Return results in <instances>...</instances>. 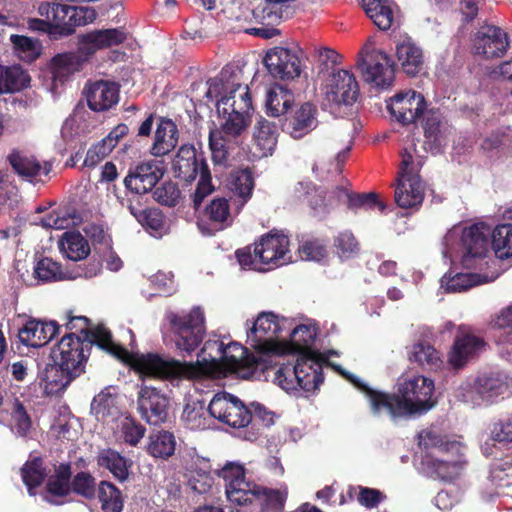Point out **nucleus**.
Returning <instances> with one entry per match:
<instances>
[{
    "instance_id": "nucleus-29",
    "label": "nucleus",
    "mask_w": 512,
    "mask_h": 512,
    "mask_svg": "<svg viewBox=\"0 0 512 512\" xmlns=\"http://www.w3.org/2000/svg\"><path fill=\"white\" fill-rule=\"evenodd\" d=\"M31 77L20 64H0V95L13 94L27 88Z\"/></svg>"
},
{
    "instance_id": "nucleus-9",
    "label": "nucleus",
    "mask_w": 512,
    "mask_h": 512,
    "mask_svg": "<svg viewBox=\"0 0 512 512\" xmlns=\"http://www.w3.org/2000/svg\"><path fill=\"white\" fill-rule=\"evenodd\" d=\"M279 368L274 375V383L290 394L299 391L314 392L323 383L322 364L309 354L297 356L295 362H276Z\"/></svg>"
},
{
    "instance_id": "nucleus-37",
    "label": "nucleus",
    "mask_w": 512,
    "mask_h": 512,
    "mask_svg": "<svg viewBox=\"0 0 512 512\" xmlns=\"http://www.w3.org/2000/svg\"><path fill=\"white\" fill-rule=\"evenodd\" d=\"M62 253L73 261L84 259L90 252L87 240L79 233L67 231L59 242Z\"/></svg>"
},
{
    "instance_id": "nucleus-42",
    "label": "nucleus",
    "mask_w": 512,
    "mask_h": 512,
    "mask_svg": "<svg viewBox=\"0 0 512 512\" xmlns=\"http://www.w3.org/2000/svg\"><path fill=\"white\" fill-rule=\"evenodd\" d=\"M474 388L483 399L489 401L503 394L506 385L499 374H482L476 378Z\"/></svg>"
},
{
    "instance_id": "nucleus-20",
    "label": "nucleus",
    "mask_w": 512,
    "mask_h": 512,
    "mask_svg": "<svg viewBox=\"0 0 512 512\" xmlns=\"http://www.w3.org/2000/svg\"><path fill=\"white\" fill-rule=\"evenodd\" d=\"M163 175L164 167L161 161H145L129 171L124 179V185L134 194H146L156 186Z\"/></svg>"
},
{
    "instance_id": "nucleus-40",
    "label": "nucleus",
    "mask_w": 512,
    "mask_h": 512,
    "mask_svg": "<svg viewBox=\"0 0 512 512\" xmlns=\"http://www.w3.org/2000/svg\"><path fill=\"white\" fill-rule=\"evenodd\" d=\"M98 465L107 468L115 478L124 481L128 477L127 460L117 451L104 449L99 452L97 458Z\"/></svg>"
},
{
    "instance_id": "nucleus-3",
    "label": "nucleus",
    "mask_w": 512,
    "mask_h": 512,
    "mask_svg": "<svg viewBox=\"0 0 512 512\" xmlns=\"http://www.w3.org/2000/svg\"><path fill=\"white\" fill-rule=\"evenodd\" d=\"M335 368L366 394L375 415L386 414L395 418L422 414L435 405L434 382L422 375L401 376L398 380V396H390L370 389L352 376L346 375L339 367Z\"/></svg>"
},
{
    "instance_id": "nucleus-33",
    "label": "nucleus",
    "mask_w": 512,
    "mask_h": 512,
    "mask_svg": "<svg viewBox=\"0 0 512 512\" xmlns=\"http://www.w3.org/2000/svg\"><path fill=\"white\" fill-rule=\"evenodd\" d=\"M230 190L233 194V203L239 212L252 197L254 177L250 169H239L230 176Z\"/></svg>"
},
{
    "instance_id": "nucleus-46",
    "label": "nucleus",
    "mask_w": 512,
    "mask_h": 512,
    "mask_svg": "<svg viewBox=\"0 0 512 512\" xmlns=\"http://www.w3.org/2000/svg\"><path fill=\"white\" fill-rule=\"evenodd\" d=\"M206 409L202 402L196 401L186 404L182 413V420L192 430H202L209 427Z\"/></svg>"
},
{
    "instance_id": "nucleus-21",
    "label": "nucleus",
    "mask_w": 512,
    "mask_h": 512,
    "mask_svg": "<svg viewBox=\"0 0 512 512\" xmlns=\"http://www.w3.org/2000/svg\"><path fill=\"white\" fill-rule=\"evenodd\" d=\"M485 342L469 330L460 328L448 353V363L455 369L464 367L484 349Z\"/></svg>"
},
{
    "instance_id": "nucleus-25",
    "label": "nucleus",
    "mask_w": 512,
    "mask_h": 512,
    "mask_svg": "<svg viewBox=\"0 0 512 512\" xmlns=\"http://www.w3.org/2000/svg\"><path fill=\"white\" fill-rule=\"evenodd\" d=\"M508 47L506 33L495 26H486L479 30L474 39V49L477 54L486 58L504 55Z\"/></svg>"
},
{
    "instance_id": "nucleus-1",
    "label": "nucleus",
    "mask_w": 512,
    "mask_h": 512,
    "mask_svg": "<svg viewBox=\"0 0 512 512\" xmlns=\"http://www.w3.org/2000/svg\"><path fill=\"white\" fill-rule=\"evenodd\" d=\"M136 367L148 373L150 377L166 380L196 379L202 376H219L223 366L239 373L247 367L250 374L268 369L271 363L256 351L248 355L246 349L237 342L224 345L223 342H206L196 362H181L167 356L148 353L136 358Z\"/></svg>"
},
{
    "instance_id": "nucleus-54",
    "label": "nucleus",
    "mask_w": 512,
    "mask_h": 512,
    "mask_svg": "<svg viewBox=\"0 0 512 512\" xmlns=\"http://www.w3.org/2000/svg\"><path fill=\"white\" fill-rule=\"evenodd\" d=\"M199 179L197 182L196 189L192 194V200L195 208H198L203 200L211 195L214 191V185L211 180V173L208 169L207 165H203L201 167V172L199 173Z\"/></svg>"
},
{
    "instance_id": "nucleus-30",
    "label": "nucleus",
    "mask_w": 512,
    "mask_h": 512,
    "mask_svg": "<svg viewBox=\"0 0 512 512\" xmlns=\"http://www.w3.org/2000/svg\"><path fill=\"white\" fill-rule=\"evenodd\" d=\"M498 273H457L453 276L445 274L441 279V287L451 293L463 292L475 285L494 281Z\"/></svg>"
},
{
    "instance_id": "nucleus-45",
    "label": "nucleus",
    "mask_w": 512,
    "mask_h": 512,
    "mask_svg": "<svg viewBox=\"0 0 512 512\" xmlns=\"http://www.w3.org/2000/svg\"><path fill=\"white\" fill-rule=\"evenodd\" d=\"M175 437L167 431L151 434L147 446L148 452L158 458H168L175 451Z\"/></svg>"
},
{
    "instance_id": "nucleus-64",
    "label": "nucleus",
    "mask_w": 512,
    "mask_h": 512,
    "mask_svg": "<svg viewBox=\"0 0 512 512\" xmlns=\"http://www.w3.org/2000/svg\"><path fill=\"white\" fill-rule=\"evenodd\" d=\"M299 255L302 260L320 261L326 256V249L319 241H306L299 247Z\"/></svg>"
},
{
    "instance_id": "nucleus-52",
    "label": "nucleus",
    "mask_w": 512,
    "mask_h": 512,
    "mask_svg": "<svg viewBox=\"0 0 512 512\" xmlns=\"http://www.w3.org/2000/svg\"><path fill=\"white\" fill-rule=\"evenodd\" d=\"M60 326L56 321L34 319V348L49 343L59 332Z\"/></svg>"
},
{
    "instance_id": "nucleus-41",
    "label": "nucleus",
    "mask_w": 512,
    "mask_h": 512,
    "mask_svg": "<svg viewBox=\"0 0 512 512\" xmlns=\"http://www.w3.org/2000/svg\"><path fill=\"white\" fill-rule=\"evenodd\" d=\"M409 360L430 369H437L442 364L440 353L428 343L414 344L409 352Z\"/></svg>"
},
{
    "instance_id": "nucleus-4",
    "label": "nucleus",
    "mask_w": 512,
    "mask_h": 512,
    "mask_svg": "<svg viewBox=\"0 0 512 512\" xmlns=\"http://www.w3.org/2000/svg\"><path fill=\"white\" fill-rule=\"evenodd\" d=\"M93 345L110 353L116 358L128 362L141 375L150 376L148 373L139 370L136 365V358L143 354H131L122 346L117 345L113 340L110 331L104 326L98 327L85 340L74 332L65 334L59 343L50 351L49 356L53 361L65 367L77 377L85 370V364Z\"/></svg>"
},
{
    "instance_id": "nucleus-36",
    "label": "nucleus",
    "mask_w": 512,
    "mask_h": 512,
    "mask_svg": "<svg viewBox=\"0 0 512 512\" xmlns=\"http://www.w3.org/2000/svg\"><path fill=\"white\" fill-rule=\"evenodd\" d=\"M293 103V92L280 84L271 86L266 92L265 108L270 116L279 117L284 115Z\"/></svg>"
},
{
    "instance_id": "nucleus-31",
    "label": "nucleus",
    "mask_w": 512,
    "mask_h": 512,
    "mask_svg": "<svg viewBox=\"0 0 512 512\" xmlns=\"http://www.w3.org/2000/svg\"><path fill=\"white\" fill-rule=\"evenodd\" d=\"M362 7L380 30L387 31L397 25L395 11L389 0H362Z\"/></svg>"
},
{
    "instance_id": "nucleus-60",
    "label": "nucleus",
    "mask_w": 512,
    "mask_h": 512,
    "mask_svg": "<svg viewBox=\"0 0 512 512\" xmlns=\"http://www.w3.org/2000/svg\"><path fill=\"white\" fill-rule=\"evenodd\" d=\"M10 41L14 54L21 60L32 62V38L24 35L12 34Z\"/></svg>"
},
{
    "instance_id": "nucleus-47",
    "label": "nucleus",
    "mask_w": 512,
    "mask_h": 512,
    "mask_svg": "<svg viewBox=\"0 0 512 512\" xmlns=\"http://www.w3.org/2000/svg\"><path fill=\"white\" fill-rule=\"evenodd\" d=\"M492 245L499 259L512 258V224H502L493 230Z\"/></svg>"
},
{
    "instance_id": "nucleus-58",
    "label": "nucleus",
    "mask_w": 512,
    "mask_h": 512,
    "mask_svg": "<svg viewBox=\"0 0 512 512\" xmlns=\"http://www.w3.org/2000/svg\"><path fill=\"white\" fill-rule=\"evenodd\" d=\"M491 480L499 486L512 485V458L508 457L496 463L491 470Z\"/></svg>"
},
{
    "instance_id": "nucleus-12",
    "label": "nucleus",
    "mask_w": 512,
    "mask_h": 512,
    "mask_svg": "<svg viewBox=\"0 0 512 512\" xmlns=\"http://www.w3.org/2000/svg\"><path fill=\"white\" fill-rule=\"evenodd\" d=\"M323 106L333 114L352 106L359 95V86L353 73L344 69H334L322 84Z\"/></svg>"
},
{
    "instance_id": "nucleus-38",
    "label": "nucleus",
    "mask_w": 512,
    "mask_h": 512,
    "mask_svg": "<svg viewBox=\"0 0 512 512\" xmlns=\"http://www.w3.org/2000/svg\"><path fill=\"white\" fill-rule=\"evenodd\" d=\"M125 131L126 126H119L115 131H112L101 142L90 147L84 159V165L86 167L96 166L112 151V149L117 143L118 137L121 134H124Z\"/></svg>"
},
{
    "instance_id": "nucleus-22",
    "label": "nucleus",
    "mask_w": 512,
    "mask_h": 512,
    "mask_svg": "<svg viewBox=\"0 0 512 512\" xmlns=\"http://www.w3.org/2000/svg\"><path fill=\"white\" fill-rule=\"evenodd\" d=\"M39 385L47 395L62 392L77 376L48 355L38 363Z\"/></svg>"
},
{
    "instance_id": "nucleus-18",
    "label": "nucleus",
    "mask_w": 512,
    "mask_h": 512,
    "mask_svg": "<svg viewBox=\"0 0 512 512\" xmlns=\"http://www.w3.org/2000/svg\"><path fill=\"white\" fill-rule=\"evenodd\" d=\"M388 111L403 125L414 123L426 108L424 96L414 90H405L390 98Z\"/></svg>"
},
{
    "instance_id": "nucleus-27",
    "label": "nucleus",
    "mask_w": 512,
    "mask_h": 512,
    "mask_svg": "<svg viewBox=\"0 0 512 512\" xmlns=\"http://www.w3.org/2000/svg\"><path fill=\"white\" fill-rule=\"evenodd\" d=\"M205 162H198L196 150L193 145H182L172 163L174 176L185 182L194 180Z\"/></svg>"
},
{
    "instance_id": "nucleus-11",
    "label": "nucleus",
    "mask_w": 512,
    "mask_h": 512,
    "mask_svg": "<svg viewBox=\"0 0 512 512\" xmlns=\"http://www.w3.org/2000/svg\"><path fill=\"white\" fill-rule=\"evenodd\" d=\"M288 323L287 319L281 320L273 313H261L247 333L250 345L268 359L272 364L273 358L284 357L290 350L285 341H278L279 334Z\"/></svg>"
},
{
    "instance_id": "nucleus-5",
    "label": "nucleus",
    "mask_w": 512,
    "mask_h": 512,
    "mask_svg": "<svg viewBox=\"0 0 512 512\" xmlns=\"http://www.w3.org/2000/svg\"><path fill=\"white\" fill-rule=\"evenodd\" d=\"M490 235V228L484 224L455 225L443 238L442 254L450 261L460 256L464 268L482 271L490 262L495 263L489 257Z\"/></svg>"
},
{
    "instance_id": "nucleus-16",
    "label": "nucleus",
    "mask_w": 512,
    "mask_h": 512,
    "mask_svg": "<svg viewBox=\"0 0 512 512\" xmlns=\"http://www.w3.org/2000/svg\"><path fill=\"white\" fill-rule=\"evenodd\" d=\"M138 411L151 425H159L167 419L169 399L158 388L142 384L137 396Z\"/></svg>"
},
{
    "instance_id": "nucleus-57",
    "label": "nucleus",
    "mask_w": 512,
    "mask_h": 512,
    "mask_svg": "<svg viewBox=\"0 0 512 512\" xmlns=\"http://www.w3.org/2000/svg\"><path fill=\"white\" fill-rule=\"evenodd\" d=\"M70 472L67 467H63L56 471L47 482V490L49 493L57 496L67 495L70 490L69 485Z\"/></svg>"
},
{
    "instance_id": "nucleus-50",
    "label": "nucleus",
    "mask_w": 512,
    "mask_h": 512,
    "mask_svg": "<svg viewBox=\"0 0 512 512\" xmlns=\"http://www.w3.org/2000/svg\"><path fill=\"white\" fill-rule=\"evenodd\" d=\"M295 0H265V5L254 11L257 19L268 25L277 24L283 17V7Z\"/></svg>"
},
{
    "instance_id": "nucleus-13",
    "label": "nucleus",
    "mask_w": 512,
    "mask_h": 512,
    "mask_svg": "<svg viewBox=\"0 0 512 512\" xmlns=\"http://www.w3.org/2000/svg\"><path fill=\"white\" fill-rule=\"evenodd\" d=\"M361 70L364 80L378 88H388L394 80V68L388 54L375 49V41L368 38L361 52Z\"/></svg>"
},
{
    "instance_id": "nucleus-32",
    "label": "nucleus",
    "mask_w": 512,
    "mask_h": 512,
    "mask_svg": "<svg viewBox=\"0 0 512 512\" xmlns=\"http://www.w3.org/2000/svg\"><path fill=\"white\" fill-rule=\"evenodd\" d=\"M178 139L176 124L170 119L162 118L155 131L151 154L156 157L167 155L177 146Z\"/></svg>"
},
{
    "instance_id": "nucleus-49",
    "label": "nucleus",
    "mask_w": 512,
    "mask_h": 512,
    "mask_svg": "<svg viewBox=\"0 0 512 512\" xmlns=\"http://www.w3.org/2000/svg\"><path fill=\"white\" fill-rule=\"evenodd\" d=\"M99 500L104 512H121L123 500L121 492L111 483L102 481L99 484Z\"/></svg>"
},
{
    "instance_id": "nucleus-44",
    "label": "nucleus",
    "mask_w": 512,
    "mask_h": 512,
    "mask_svg": "<svg viewBox=\"0 0 512 512\" xmlns=\"http://www.w3.org/2000/svg\"><path fill=\"white\" fill-rule=\"evenodd\" d=\"M215 230H222L232 222L229 203L225 198H215L205 210Z\"/></svg>"
},
{
    "instance_id": "nucleus-51",
    "label": "nucleus",
    "mask_w": 512,
    "mask_h": 512,
    "mask_svg": "<svg viewBox=\"0 0 512 512\" xmlns=\"http://www.w3.org/2000/svg\"><path fill=\"white\" fill-rule=\"evenodd\" d=\"M491 435L490 441L485 442L482 447L483 453L486 456L493 454L490 446H494V444L490 442H512V415L495 423Z\"/></svg>"
},
{
    "instance_id": "nucleus-19",
    "label": "nucleus",
    "mask_w": 512,
    "mask_h": 512,
    "mask_svg": "<svg viewBox=\"0 0 512 512\" xmlns=\"http://www.w3.org/2000/svg\"><path fill=\"white\" fill-rule=\"evenodd\" d=\"M255 253L263 265L282 266L292 261L289 239L282 233H269L255 244Z\"/></svg>"
},
{
    "instance_id": "nucleus-23",
    "label": "nucleus",
    "mask_w": 512,
    "mask_h": 512,
    "mask_svg": "<svg viewBox=\"0 0 512 512\" xmlns=\"http://www.w3.org/2000/svg\"><path fill=\"white\" fill-rule=\"evenodd\" d=\"M318 109L311 102H304L286 118L283 130L294 139H301L318 126Z\"/></svg>"
},
{
    "instance_id": "nucleus-61",
    "label": "nucleus",
    "mask_w": 512,
    "mask_h": 512,
    "mask_svg": "<svg viewBox=\"0 0 512 512\" xmlns=\"http://www.w3.org/2000/svg\"><path fill=\"white\" fill-rule=\"evenodd\" d=\"M11 417L17 433L20 436H26L31 427V418L24 405L18 399L15 400Z\"/></svg>"
},
{
    "instance_id": "nucleus-34",
    "label": "nucleus",
    "mask_w": 512,
    "mask_h": 512,
    "mask_svg": "<svg viewBox=\"0 0 512 512\" xmlns=\"http://www.w3.org/2000/svg\"><path fill=\"white\" fill-rule=\"evenodd\" d=\"M396 55L403 71L408 75H416L423 67L422 49L411 39H406L397 45Z\"/></svg>"
},
{
    "instance_id": "nucleus-48",
    "label": "nucleus",
    "mask_w": 512,
    "mask_h": 512,
    "mask_svg": "<svg viewBox=\"0 0 512 512\" xmlns=\"http://www.w3.org/2000/svg\"><path fill=\"white\" fill-rule=\"evenodd\" d=\"M144 434L145 428L131 417L120 419L117 425V438L129 445L136 446Z\"/></svg>"
},
{
    "instance_id": "nucleus-26",
    "label": "nucleus",
    "mask_w": 512,
    "mask_h": 512,
    "mask_svg": "<svg viewBox=\"0 0 512 512\" xmlns=\"http://www.w3.org/2000/svg\"><path fill=\"white\" fill-rule=\"evenodd\" d=\"M318 328L316 324L309 320L304 324L297 325L293 328L290 333V342H286V344L290 347V350L287 351L284 356H294L295 354H309L315 357L320 363L323 365V362L326 361L327 357L316 353L310 349L311 345L314 343L317 336Z\"/></svg>"
},
{
    "instance_id": "nucleus-43",
    "label": "nucleus",
    "mask_w": 512,
    "mask_h": 512,
    "mask_svg": "<svg viewBox=\"0 0 512 512\" xmlns=\"http://www.w3.org/2000/svg\"><path fill=\"white\" fill-rule=\"evenodd\" d=\"M338 193L340 196L346 197L347 206L350 210L355 211L357 209H377L382 213L386 208L385 204L378 199V195L374 192L352 194L348 190H339Z\"/></svg>"
},
{
    "instance_id": "nucleus-17",
    "label": "nucleus",
    "mask_w": 512,
    "mask_h": 512,
    "mask_svg": "<svg viewBox=\"0 0 512 512\" xmlns=\"http://www.w3.org/2000/svg\"><path fill=\"white\" fill-rule=\"evenodd\" d=\"M264 64L274 78L292 80L301 74V61L298 52L286 47L276 46L269 49Z\"/></svg>"
},
{
    "instance_id": "nucleus-63",
    "label": "nucleus",
    "mask_w": 512,
    "mask_h": 512,
    "mask_svg": "<svg viewBox=\"0 0 512 512\" xmlns=\"http://www.w3.org/2000/svg\"><path fill=\"white\" fill-rule=\"evenodd\" d=\"M8 161L18 175L25 177L29 182L32 181V164L19 151L13 150L8 156Z\"/></svg>"
},
{
    "instance_id": "nucleus-35",
    "label": "nucleus",
    "mask_w": 512,
    "mask_h": 512,
    "mask_svg": "<svg viewBox=\"0 0 512 512\" xmlns=\"http://www.w3.org/2000/svg\"><path fill=\"white\" fill-rule=\"evenodd\" d=\"M278 130L274 122L260 117L254 126L253 139L259 156L271 155L277 144Z\"/></svg>"
},
{
    "instance_id": "nucleus-15",
    "label": "nucleus",
    "mask_w": 512,
    "mask_h": 512,
    "mask_svg": "<svg viewBox=\"0 0 512 512\" xmlns=\"http://www.w3.org/2000/svg\"><path fill=\"white\" fill-rule=\"evenodd\" d=\"M211 417L233 428H243L252 422V412L236 396L216 393L208 405Z\"/></svg>"
},
{
    "instance_id": "nucleus-10",
    "label": "nucleus",
    "mask_w": 512,
    "mask_h": 512,
    "mask_svg": "<svg viewBox=\"0 0 512 512\" xmlns=\"http://www.w3.org/2000/svg\"><path fill=\"white\" fill-rule=\"evenodd\" d=\"M401 157L395 200L398 206L404 209L417 207L424 198V188L418 174L424 164V157L414 147L405 148Z\"/></svg>"
},
{
    "instance_id": "nucleus-55",
    "label": "nucleus",
    "mask_w": 512,
    "mask_h": 512,
    "mask_svg": "<svg viewBox=\"0 0 512 512\" xmlns=\"http://www.w3.org/2000/svg\"><path fill=\"white\" fill-rule=\"evenodd\" d=\"M336 253L341 259H349L359 252V244L351 232L345 231L338 234L334 240Z\"/></svg>"
},
{
    "instance_id": "nucleus-53",
    "label": "nucleus",
    "mask_w": 512,
    "mask_h": 512,
    "mask_svg": "<svg viewBox=\"0 0 512 512\" xmlns=\"http://www.w3.org/2000/svg\"><path fill=\"white\" fill-rule=\"evenodd\" d=\"M34 279L38 282H52L62 279V272L57 262L50 258H44L34 268Z\"/></svg>"
},
{
    "instance_id": "nucleus-24",
    "label": "nucleus",
    "mask_w": 512,
    "mask_h": 512,
    "mask_svg": "<svg viewBox=\"0 0 512 512\" xmlns=\"http://www.w3.org/2000/svg\"><path fill=\"white\" fill-rule=\"evenodd\" d=\"M88 107L96 112L109 110L119 100V86L109 80L88 82L84 88Z\"/></svg>"
},
{
    "instance_id": "nucleus-8",
    "label": "nucleus",
    "mask_w": 512,
    "mask_h": 512,
    "mask_svg": "<svg viewBox=\"0 0 512 512\" xmlns=\"http://www.w3.org/2000/svg\"><path fill=\"white\" fill-rule=\"evenodd\" d=\"M64 3L41 4L38 13L42 18L34 19V30L46 32L57 39L71 35L76 26H85L96 19L97 13L92 7H74Z\"/></svg>"
},
{
    "instance_id": "nucleus-62",
    "label": "nucleus",
    "mask_w": 512,
    "mask_h": 512,
    "mask_svg": "<svg viewBox=\"0 0 512 512\" xmlns=\"http://www.w3.org/2000/svg\"><path fill=\"white\" fill-rule=\"evenodd\" d=\"M72 489L85 498H92L95 495V479L89 473L80 472L72 481Z\"/></svg>"
},
{
    "instance_id": "nucleus-56",
    "label": "nucleus",
    "mask_w": 512,
    "mask_h": 512,
    "mask_svg": "<svg viewBox=\"0 0 512 512\" xmlns=\"http://www.w3.org/2000/svg\"><path fill=\"white\" fill-rule=\"evenodd\" d=\"M79 221V217L67 213L52 212L40 219L43 228H53L56 230L68 229Z\"/></svg>"
},
{
    "instance_id": "nucleus-14",
    "label": "nucleus",
    "mask_w": 512,
    "mask_h": 512,
    "mask_svg": "<svg viewBox=\"0 0 512 512\" xmlns=\"http://www.w3.org/2000/svg\"><path fill=\"white\" fill-rule=\"evenodd\" d=\"M168 319L172 325L176 347L188 353L194 351L205 333L202 310L197 307L183 315L170 313Z\"/></svg>"
},
{
    "instance_id": "nucleus-39",
    "label": "nucleus",
    "mask_w": 512,
    "mask_h": 512,
    "mask_svg": "<svg viewBox=\"0 0 512 512\" xmlns=\"http://www.w3.org/2000/svg\"><path fill=\"white\" fill-rule=\"evenodd\" d=\"M91 411L98 420L118 413L116 388L109 386L96 395L91 403Z\"/></svg>"
},
{
    "instance_id": "nucleus-7",
    "label": "nucleus",
    "mask_w": 512,
    "mask_h": 512,
    "mask_svg": "<svg viewBox=\"0 0 512 512\" xmlns=\"http://www.w3.org/2000/svg\"><path fill=\"white\" fill-rule=\"evenodd\" d=\"M126 34L120 29L95 30L79 36L78 49L74 53L58 55L52 62L53 80L62 81L78 71L97 51L123 43Z\"/></svg>"
},
{
    "instance_id": "nucleus-2",
    "label": "nucleus",
    "mask_w": 512,
    "mask_h": 512,
    "mask_svg": "<svg viewBox=\"0 0 512 512\" xmlns=\"http://www.w3.org/2000/svg\"><path fill=\"white\" fill-rule=\"evenodd\" d=\"M207 94L217 98V111L222 118L220 128L209 133L213 161L222 164L230 145L250 124L252 100L248 86L239 82L231 67H224L219 76L211 80Z\"/></svg>"
},
{
    "instance_id": "nucleus-6",
    "label": "nucleus",
    "mask_w": 512,
    "mask_h": 512,
    "mask_svg": "<svg viewBox=\"0 0 512 512\" xmlns=\"http://www.w3.org/2000/svg\"><path fill=\"white\" fill-rule=\"evenodd\" d=\"M418 445L424 450L419 462L423 473L442 480H452L460 475L465 461L459 442L444 441L436 431L425 429L418 434Z\"/></svg>"
},
{
    "instance_id": "nucleus-28",
    "label": "nucleus",
    "mask_w": 512,
    "mask_h": 512,
    "mask_svg": "<svg viewBox=\"0 0 512 512\" xmlns=\"http://www.w3.org/2000/svg\"><path fill=\"white\" fill-rule=\"evenodd\" d=\"M424 121V149L434 153L445 143L448 126L442 121L440 113L433 110L425 115Z\"/></svg>"
},
{
    "instance_id": "nucleus-59",
    "label": "nucleus",
    "mask_w": 512,
    "mask_h": 512,
    "mask_svg": "<svg viewBox=\"0 0 512 512\" xmlns=\"http://www.w3.org/2000/svg\"><path fill=\"white\" fill-rule=\"evenodd\" d=\"M180 191L176 184L165 182L154 191V199L166 206H175L179 200Z\"/></svg>"
}]
</instances>
